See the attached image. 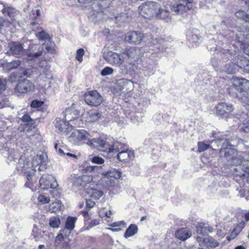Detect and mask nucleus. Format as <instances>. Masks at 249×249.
<instances>
[{"instance_id":"1","label":"nucleus","mask_w":249,"mask_h":249,"mask_svg":"<svg viewBox=\"0 0 249 249\" xmlns=\"http://www.w3.org/2000/svg\"><path fill=\"white\" fill-rule=\"evenodd\" d=\"M89 144L98 150L107 153L119 152L122 147V144L119 142L110 144L108 141L99 138L91 139Z\"/></svg>"},{"instance_id":"2","label":"nucleus","mask_w":249,"mask_h":249,"mask_svg":"<svg viewBox=\"0 0 249 249\" xmlns=\"http://www.w3.org/2000/svg\"><path fill=\"white\" fill-rule=\"evenodd\" d=\"M85 170L87 172H97L107 178H119L121 176L120 171L116 169L110 168L108 166H87Z\"/></svg>"},{"instance_id":"3","label":"nucleus","mask_w":249,"mask_h":249,"mask_svg":"<svg viewBox=\"0 0 249 249\" xmlns=\"http://www.w3.org/2000/svg\"><path fill=\"white\" fill-rule=\"evenodd\" d=\"M89 139V134L84 129L74 130L68 137L69 141L75 145H81L88 141V144L90 146L89 144L91 140Z\"/></svg>"},{"instance_id":"4","label":"nucleus","mask_w":249,"mask_h":249,"mask_svg":"<svg viewBox=\"0 0 249 249\" xmlns=\"http://www.w3.org/2000/svg\"><path fill=\"white\" fill-rule=\"evenodd\" d=\"M225 143H224V145ZM224 147L225 146L224 145ZM220 151V154L221 157H223L227 160L228 163L230 165L235 166L240 165L243 159L241 156L238 154L237 151L232 148H223Z\"/></svg>"},{"instance_id":"5","label":"nucleus","mask_w":249,"mask_h":249,"mask_svg":"<svg viewBox=\"0 0 249 249\" xmlns=\"http://www.w3.org/2000/svg\"><path fill=\"white\" fill-rule=\"evenodd\" d=\"M159 8V3L153 1L145 2L139 7L140 14L145 18H148L155 16Z\"/></svg>"},{"instance_id":"6","label":"nucleus","mask_w":249,"mask_h":249,"mask_svg":"<svg viewBox=\"0 0 249 249\" xmlns=\"http://www.w3.org/2000/svg\"><path fill=\"white\" fill-rule=\"evenodd\" d=\"M85 101L89 105L97 107L103 101V97L96 90L88 91L85 94Z\"/></svg>"},{"instance_id":"7","label":"nucleus","mask_w":249,"mask_h":249,"mask_svg":"<svg viewBox=\"0 0 249 249\" xmlns=\"http://www.w3.org/2000/svg\"><path fill=\"white\" fill-rule=\"evenodd\" d=\"M7 53L9 55L20 57L26 54V50L24 49L22 44L19 42H11L8 44Z\"/></svg>"},{"instance_id":"8","label":"nucleus","mask_w":249,"mask_h":249,"mask_svg":"<svg viewBox=\"0 0 249 249\" xmlns=\"http://www.w3.org/2000/svg\"><path fill=\"white\" fill-rule=\"evenodd\" d=\"M157 65L156 62L152 60H146L143 62L140 67V72L145 76H150L153 75L156 71Z\"/></svg>"},{"instance_id":"9","label":"nucleus","mask_w":249,"mask_h":249,"mask_svg":"<svg viewBox=\"0 0 249 249\" xmlns=\"http://www.w3.org/2000/svg\"><path fill=\"white\" fill-rule=\"evenodd\" d=\"M42 52L43 47L40 45L30 44L28 49L26 50L27 58L29 60L37 58L42 54Z\"/></svg>"},{"instance_id":"10","label":"nucleus","mask_w":249,"mask_h":249,"mask_svg":"<svg viewBox=\"0 0 249 249\" xmlns=\"http://www.w3.org/2000/svg\"><path fill=\"white\" fill-rule=\"evenodd\" d=\"M40 185L43 189L56 188L58 184L54 178L48 175H43L39 180Z\"/></svg>"},{"instance_id":"11","label":"nucleus","mask_w":249,"mask_h":249,"mask_svg":"<svg viewBox=\"0 0 249 249\" xmlns=\"http://www.w3.org/2000/svg\"><path fill=\"white\" fill-rule=\"evenodd\" d=\"M34 88V84L27 79H20L15 88V89L20 93L29 92Z\"/></svg>"},{"instance_id":"12","label":"nucleus","mask_w":249,"mask_h":249,"mask_svg":"<svg viewBox=\"0 0 249 249\" xmlns=\"http://www.w3.org/2000/svg\"><path fill=\"white\" fill-rule=\"evenodd\" d=\"M106 59L111 65L120 66L124 62V57L120 53L109 52L107 54Z\"/></svg>"},{"instance_id":"13","label":"nucleus","mask_w":249,"mask_h":249,"mask_svg":"<svg viewBox=\"0 0 249 249\" xmlns=\"http://www.w3.org/2000/svg\"><path fill=\"white\" fill-rule=\"evenodd\" d=\"M231 81L234 89L240 92L249 88L248 84H249V81L245 78L233 76Z\"/></svg>"},{"instance_id":"14","label":"nucleus","mask_w":249,"mask_h":249,"mask_svg":"<svg viewBox=\"0 0 249 249\" xmlns=\"http://www.w3.org/2000/svg\"><path fill=\"white\" fill-rule=\"evenodd\" d=\"M216 109L218 115L223 116L229 115L233 110V107L231 104L221 102L217 104Z\"/></svg>"},{"instance_id":"15","label":"nucleus","mask_w":249,"mask_h":249,"mask_svg":"<svg viewBox=\"0 0 249 249\" xmlns=\"http://www.w3.org/2000/svg\"><path fill=\"white\" fill-rule=\"evenodd\" d=\"M55 126L56 129V131L58 133H61L64 135H67L69 129H71L72 126L69 125L68 120L67 121L57 118Z\"/></svg>"},{"instance_id":"16","label":"nucleus","mask_w":249,"mask_h":249,"mask_svg":"<svg viewBox=\"0 0 249 249\" xmlns=\"http://www.w3.org/2000/svg\"><path fill=\"white\" fill-rule=\"evenodd\" d=\"M143 37L142 34L139 31H130L128 32L125 36V41L129 43L139 44Z\"/></svg>"},{"instance_id":"17","label":"nucleus","mask_w":249,"mask_h":249,"mask_svg":"<svg viewBox=\"0 0 249 249\" xmlns=\"http://www.w3.org/2000/svg\"><path fill=\"white\" fill-rule=\"evenodd\" d=\"M215 134H213V137L215 138L214 140H213L211 142V143L213 144L212 147L214 146L215 145L218 147L221 145V148L220 150V151L223 149L224 147V143H225V148H229L228 146H231V144L230 143L229 140L227 138L226 136H221V137H216L214 135Z\"/></svg>"},{"instance_id":"18","label":"nucleus","mask_w":249,"mask_h":249,"mask_svg":"<svg viewBox=\"0 0 249 249\" xmlns=\"http://www.w3.org/2000/svg\"><path fill=\"white\" fill-rule=\"evenodd\" d=\"M197 241L198 242H203L204 246L207 248H216L218 246V242L212 237L208 236L203 238L202 237H197Z\"/></svg>"},{"instance_id":"19","label":"nucleus","mask_w":249,"mask_h":249,"mask_svg":"<svg viewBox=\"0 0 249 249\" xmlns=\"http://www.w3.org/2000/svg\"><path fill=\"white\" fill-rule=\"evenodd\" d=\"M175 235L178 239L185 241L191 236L192 231L188 228H181L176 231Z\"/></svg>"},{"instance_id":"20","label":"nucleus","mask_w":249,"mask_h":249,"mask_svg":"<svg viewBox=\"0 0 249 249\" xmlns=\"http://www.w3.org/2000/svg\"><path fill=\"white\" fill-rule=\"evenodd\" d=\"M18 163L17 166V169L22 173H26L30 166L29 160L26 159L25 156H21L18 160Z\"/></svg>"},{"instance_id":"21","label":"nucleus","mask_w":249,"mask_h":249,"mask_svg":"<svg viewBox=\"0 0 249 249\" xmlns=\"http://www.w3.org/2000/svg\"><path fill=\"white\" fill-rule=\"evenodd\" d=\"M64 116H65L66 120L68 121H71L72 120L77 118L80 116V112L76 109H73L71 108H67L64 112H63Z\"/></svg>"},{"instance_id":"22","label":"nucleus","mask_w":249,"mask_h":249,"mask_svg":"<svg viewBox=\"0 0 249 249\" xmlns=\"http://www.w3.org/2000/svg\"><path fill=\"white\" fill-rule=\"evenodd\" d=\"M197 233L205 235L213 231V228L207 223H199L196 226Z\"/></svg>"},{"instance_id":"23","label":"nucleus","mask_w":249,"mask_h":249,"mask_svg":"<svg viewBox=\"0 0 249 249\" xmlns=\"http://www.w3.org/2000/svg\"><path fill=\"white\" fill-rule=\"evenodd\" d=\"M115 23L118 26L123 25L124 23L128 22L131 20V18L127 13H120L117 16L115 17Z\"/></svg>"},{"instance_id":"24","label":"nucleus","mask_w":249,"mask_h":249,"mask_svg":"<svg viewBox=\"0 0 249 249\" xmlns=\"http://www.w3.org/2000/svg\"><path fill=\"white\" fill-rule=\"evenodd\" d=\"M140 50L136 48H130L123 52V54L126 55L128 58L131 60L133 59L135 61L136 59L139 57V53Z\"/></svg>"},{"instance_id":"25","label":"nucleus","mask_w":249,"mask_h":249,"mask_svg":"<svg viewBox=\"0 0 249 249\" xmlns=\"http://www.w3.org/2000/svg\"><path fill=\"white\" fill-rule=\"evenodd\" d=\"M134 157V153L128 150H122L117 154V159L122 161H127Z\"/></svg>"},{"instance_id":"26","label":"nucleus","mask_w":249,"mask_h":249,"mask_svg":"<svg viewBox=\"0 0 249 249\" xmlns=\"http://www.w3.org/2000/svg\"><path fill=\"white\" fill-rule=\"evenodd\" d=\"M2 13L5 17H8L11 19H14L15 18L17 11L14 8L8 6L3 5Z\"/></svg>"},{"instance_id":"27","label":"nucleus","mask_w":249,"mask_h":249,"mask_svg":"<svg viewBox=\"0 0 249 249\" xmlns=\"http://www.w3.org/2000/svg\"><path fill=\"white\" fill-rule=\"evenodd\" d=\"M241 68L238 65L233 62H230L226 65L225 71L229 74H232L238 71Z\"/></svg>"},{"instance_id":"28","label":"nucleus","mask_w":249,"mask_h":249,"mask_svg":"<svg viewBox=\"0 0 249 249\" xmlns=\"http://www.w3.org/2000/svg\"><path fill=\"white\" fill-rule=\"evenodd\" d=\"M169 14L170 12L167 8H161L160 6V4L159 3V8L158 9L155 14L156 17L163 19H167V20H168V18L169 16Z\"/></svg>"},{"instance_id":"29","label":"nucleus","mask_w":249,"mask_h":249,"mask_svg":"<svg viewBox=\"0 0 249 249\" xmlns=\"http://www.w3.org/2000/svg\"><path fill=\"white\" fill-rule=\"evenodd\" d=\"M138 231V228L135 224H130L128 228L126 229L124 234V237L125 238H128L131 236H133L137 233Z\"/></svg>"},{"instance_id":"30","label":"nucleus","mask_w":249,"mask_h":249,"mask_svg":"<svg viewBox=\"0 0 249 249\" xmlns=\"http://www.w3.org/2000/svg\"><path fill=\"white\" fill-rule=\"evenodd\" d=\"M76 218L72 217H68L66 222V228L62 230V232H64L67 230L71 231H72L75 227V222Z\"/></svg>"},{"instance_id":"31","label":"nucleus","mask_w":249,"mask_h":249,"mask_svg":"<svg viewBox=\"0 0 249 249\" xmlns=\"http://www.w3.org/2000/svg\"><path fill=\"white\" fill-rule=\"evenodd\" d=\"M170 8L173 12L177 14H181L186 11V7L184 4L179 3L171 5Z\"/></svg>"},{"instance_id":"32","label":"nucleus","mask_w":249,"mask_h":249,"mask_svg":"<svg viewBox=\"0 0 249 249\" xmlns=\"http://www.w3.org/2000/svg\"><path fill=\"white\" fill-rule=\"evenodd\" d=\"M87 120L89 122L97 121L101 116V113L95 111H90L88 113Z\"/></svg>"},{"instance_id":"33","label":"nucleus","mask_w":249,"mask_h":249,"mask_svg":"<svg viewBox=\"0 0 249 249\" xmlns=\"http://www.w3.org/2000/svg\"><path fill=\"white\" fill-rule=\"evenodd\" d=\"M47 154L46 153H41L40 155H36V156L34 158L33 164H35V161H36L37 164H44L47 160Z\"/></svg>"},{"instance_id":"34","label":"nucleus","mask_w":249,"mask_h":249,"mask_svg":"<svg viewBox=\"0 0 249 249\" xmlns=\"http://www.w3.org/2000/svg\"><path fill=\"white\" fill-rule=\"evenodd\" d=\"M113 0H99L98 3L99 5V8L97 11V12L102 11L103 9L108 7Z\"/></svg>"},{"instance_id":"35","label":"nucleus","mask_w":249,"mask_h":249,"mask_svg":"<svg viewBox=\"0 0 249 249\" xmlns=\"http://www.w3.org/2000/svg\"><path fill=\"white\" fill-rule=\"evenodd\" d=\"M236 17L241 19H243L249 23V15L242 10H239L235 13Z\"/></svg>"},{"instance_id":"36","label":"nucleus","mask_w":249,"mask_h":249,"mask_svg":"<svg viewBox=\"0 0 249 249\" xmlns=\"http://www.w3.org/2000/svg\"><path fill=\"white\" fill-rule=\"evenodd\" d=\"M60 224V220L57 216L51 217L49 220V225L53 228H58Z\"/></svg>"},{"instance_id":"37","label":"nucleus","mask_w":249,"mask_h":249,"mask_svg":"<svg viewBox=\"0 0 249 249\" xmlns=\"http://www.w3.org/2000/svg\"><path fill=\"white\" fill-rule=\"evenodd\" d=\"M61 207V204L59 201L53 203L49 208L48 211L51 213H56L59 211Z\"/></svg>"},{"instance_id":"38","label":"nucleus","mask_w":249,"mask_h":249,"mask_svg":"<svg viewBox=\"0 0 249 249\" xmlns=\"http://www.w3.org/2000/svg\"><path fill=\"white\" fill-rule=\"evenodd\" d=\"M36 36L41 40H46L50 38V36L48 34L46 33L44 30L41 32H37L36 33Z\"/></svg>"},{"instance_id":"39","label":"nucleus","mask_w":249,"mask_h":249,"mask_svg":"<svg viewBox=\"0 0 249 249\" xmlns=\"http://www.w3.org/2000/svg\"><path fill=\"white\" fill-rule=\"evenodd\" d=\"M20 120L22 122L26 123L27 125H32L34 124V120L32 119L28 114H25Z\"/></svg>"},{"instance_id":"40","label":"nucleus","mask_w":249,"mask_h":249,"mask_svg":"<svg viewBox=\"0 0 249 249\" xmlns=\"http://www.w3.org/2000/svg\"><path fill=\"white\" fill-rule=\"evenodd\" d=\"M89 194L92 198L98 199L103 196V193L101 191L97 189H93L91 190V192L89 193Z\"/></svg>"},{"instance_id":"41","label":"nucleus","mask_w":249,"mask_h":249,"mask_svg":"<svg viewBox=\"0 0 249 249\" xmlns=\"http://www.w3.org/2000/svg\"><path fill=\"white\" fill-rule=\"evenodd\" d=\"M85 54V51L83 49L80 48L77 50L75 58L80 62L83 61V57Z\"/></svg>"},{"instance_id":"42","label":"nucleus","mask_w":249,"mask_h":249,"mask_svg":"<svg viewBox=\"0 0 249 249\" xmlns=\"http://www.w3.org/2000/svg\"><path fill=\"white\" fill-rule=\"evenodd\" d=\"M20 65V61L19 60H15L9 63L7 67L9 70L17 69Z\"/></svg>"},{"instance_id":"43","label":"nucleus","mask_w":249,"mask_h":249,"mask_svg":"<svg viewBox=\"0 0 249 249\" xmlns=\"http://www.w3.org/2000/svg\"><path fill=\"white\" fill-rule=\"evenodd\" d=\"M197 144H198L197 151H198L199 152H203V151L208 149L209 147H210V144H207L202 142H198Z\"/></svg>"},{"instance_id":"44","label":"nucleus","mask_w":249,"mask_h":249,"mask_svg":"<svg viewBox=\"0 0 249 249\" xmlns=\"http://www.w3.org/2000/svg\"><path fill=\"white\" fill-rule=\"evenodd\" d=\"M143 116V114L141 113H136L134 116L132 115H131V120L133 121L134 123L136 122H139L141 121L142 118Z\"/></svg>"},{"instance_id":"45","label":"nucleus","mask_w":249,"mask_h":249,"mask_svg":"<svg viewBox=\"0 0 249 249\" xmlns=\"http://www.w3.org/2000/svg\"><path fill=\"white\" fill-rule=\"evenodd\" d=\"M113 72V69L112 68L106 67L102 70L101 74L102 76H107L112 74Z\"/></svg>"},{"instance_id":"46","label":"nucleus","mask_w":249,"mask_h":249,"mask_svg":"<svg viewBox=\"0 0 249 249\" xmlns=\"http://www.w3.org/2000/svg\"><path fill=\"white\" fill-rule=\"evenodd\" d=\"M82 182L84 184H86L90 183L92 179V177L91 175H84L81 176Z\"/></svg>"},{"instance_id":"47","label":"nucleus","mask_w":249,"mask_h":249,"mask_svg":"<svg viewBox=\"0 0 249 249\" xmlns=\"http://www.w3.org/2000/svg\"><path fill=\"white\" fill-rule=\"evenodd\" d=\"M35 173V171L30 166L27 170H26V173H23L25 174H26V178L28 181H30L33 177L34 174Z\"/></svg>"},{"instance_id":"48","label":"nucleus","mask_w":249,"mask_h":249,"mask_svg":"<svg viewBox=\"0 0 249 249\" xmlns=\"http://www.w3.org/2000/svg\"><path fill=\"white\" fill-rule=\"evenodd\" d=\"M239 168H242L246 172H247L246 170H249V160L243 159Z\"/></svg>"},{"instance_id":"49","label":"nucleus","mask_w":249,"mask_h":249,"mask_svg":"<svg viewBox=\"0 0 249 249\" xmlns=\"http://www.w3.org/2000/svg\"><path fill=\"white\" fill-rule=\"evenodd\" d=\"M39 202L42 204H46L50 202V198L45 195H40L38 197Z\"/></svg>"},{"instance_id":"50","label":"nucleus","mask_w":249,"mask_h":249,"mask_svg":"<svg viewBox=\"0 0 249 249\" xmlns=\"http://www.w3.org/2000/svg\"><path fill=\"white\" fill-rule=\"evenodd\" d=\"M91 161L97 164H103L104 162V160L98 156H93L90 158Z\"/></svg>"},{"instance_id":"51","label":"nucleus","mask_w":249,"mask_h":249,"mask_svg":"<svg viewBox=\"0 0 249 249\" xmlns=\"http://www.w3.org/2000/svg\"><path fill=\"white\" fill-rule=\"evenodd\" d=\"M100 182L101 184L106 187H111L114 185V180H101Z\"/></svg>"},{"instance_id":"52","label":"nucleus","mask_w":249,"mask_h":249,"mask_svg":"<svg viewBox=\"0 0 249 249\" xmlns=\"http://www.w3.org/2000/svg\"><path fill=\"white\" fill-rule=\"evenodd\" d=\"M72 183L74 186H79L83 185L81 177L75 178L72 180Z\"/></svg>"},{"instance_id":"53","label":"nucleus","mask_w":249,"mask_h":249,"mask_svg":"<svg viewBox=\"0 0 249 249\" xmlns=\"http://www.w3.org/2000/svg\"><path fill=\"white\" fill-rule=\"evenodd\" d=\"M6 83V79L0 78V93L5 90Z\"/></svg>"},{"instance_id":"54","label":"nucleus","mask_w":249,"mask_h":249,"mask_svg":"<svg viewBox=\"0 0 249 249\" xmlns=\"http://www.w3.org/2000/svg\"><path fill=\"white\" fill-rule=\"evenodd\" d=\"M110 226L112 227H118L122 226L123 228L126 227V223L124 221H121L117 222H113Z\"/></svg>"},{"instance_id":"55","label":"nucleus","mask_w":249,"mask_h":249,"mask_svg":"<svg viewBox=\"0 0 249 249\" xmlns=\"http://www.w3.org/2000/svg\"><path fill=\"white\" fill-rule=\"evenodd\" d=\"M43 104V102L42 101H39L37 100H34L32 102L31 107L34 108H37L40 107Z\"/></svg>"},{"instance_id":"56","label":"nucleus","mask_w":249,"mask_h":249,"mask_svg":"<svg viewBox=\"0 0 249 249\" xmlns=\"http://www.w3.org/2000/svg\"><path fill=\"white\" fill-rule=\"evenodd\" d=\"M33 233L32 235L34 236V239L36 241H37L39 239L40 237V233L41 232H38L36 231V229L35 227L33 230Z\"/></svg>"},{"instance_id":"57","label":"nucleus","mask_w":249,"mask_h":249,"mask_svg":"<svg viewBox=\"0 0 249 249\" xmlns=\"http://www.w3.org/2000/svg\"><path fill=\"white\" fill-rule=\"evenodd\" d=\"M243 103L249 106V91L245 92L242 97Z\"/></svg>"},{"instance_id":"58","label":"nucleus","mask_w":249,"mask_h":249,"mask_svg":"<svg viewBox=\"0 0 249 249\" xmlns=\"http://www.w3.org/2000/svg\"><path fill=\"white\" fill-rule=\"evenodd\" d=\"M95 203L94 201H92L91 199H87L86 200V207L87 209H91L94 207L95 205Z\"/></svg>"},{"instance_id":"59","label":"nucleus","mask_w":249,"mask_h":249,"mask_svg":"<svg viewBox=\"0 0 249 249\" xmlns=\"http://www.w3.org/2000/svg\"><path fill=\"white\" fill-rule=\"evenodd\" d=\"M100 223V220L99 219H95L92 220L89 224V228H92L95 226H97L99 225Z\"/></svg>"},{"instance_id":"60","label":"nucleus","mask_w":249,"mask_h":249,"mask_svg":"<svg viewBox=\"0 0 249 249\" xmlns=\"http://www.w3.org/2000/svg\"><path fill=\"white\" fill-rule=\"evenodd\" d=\"M218 38L220 41L222 42V44H224V43H226L228 42V37H226V36L219 35L218 36Z\"/></svg>"},{"instance_id":"61","label":"nucleus","mask_w":249,"mask_h":249,"mask_svg":"<svg viewBox=\"0 0 249 249\" xmlns=\"http://www.w3.org/2000/svg\"><path fill=\"white\" fill-rule=\"evenodd\" d=\"M244 228V225L243 224H240L238 225L233 230L235 231L236 233L239 234Z\"/></svg>"},{"instance_id":"62","label":"nucleus","mask_w":249,"mask_h":249,"mask_svg":"<svg viewBox=\"0 0 249 249\" xmlns=\"http://www.w3.org/2000/svg\"><path fill=\"white\" fill-rule=\"evenodd\" d=\"M80 213L84 217L85 221L88 220L89 219V215L88 211H82Z\"/></svg>"},{"instance_id":"63","label":"nucleus","mask_w":249,"mask_h":249,"mask_svg":"<svg viewBox=\"0 0 249 249\" xmlns=\"http://www.w3.org/2000/svg\"><path fill=\"white\" fill-rule=\"evenodd\" d=\"M63 239H64V236H63V234L61 233H60L58 235H57V236L56 237L55 241L56 242H61Z\"/></svg>"},{"instance_id":"64","label":"nucleus","mask_w":249,"mask_h":249,"mask_svg":"<svg viewBox=\"0 0 249 249\" xmlns=\"http://www.w3.org/2000/svg\"><path fill=\"white\" fill-rule=\"evenodd\" d=\"M238 234L235 232L234 230L231 232L230 237H228V240H230L231 239L234 238Z\"/></svg>"}]
</instances>
